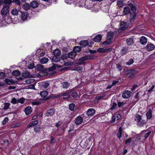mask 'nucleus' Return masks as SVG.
Wrapping results in <instances>:
<instances>
[{
    "instance_id": "nucleus-1",
    "label": "nucleus",
    "mask_w": 155,
    "mask_h": 155,
    "mask_svg": "<svg viewBox=\"0 0 155 155\" xmlns=\"http://www.w3.org/2000/svg\"><path fill=\"white\" fill-rule=\"evenodd\" d=\"M36 68L37 70L40 71V72L44 73V75L45 74L47 75V68H44L43 65L41 64H37Z\"/></svg>"
},
{
    "instance_id": "nucleus-2",
    "label": "nucleus",
    "mask_w": 155,
    "mask_h": 155,
    "mask_svg": "<svg viewBox=\"0 0 155 155\" xmlns=\"http://www.w3.org/2000/svg\"><path fill=\"white\" fill-rule=\"evenodd\" d=\"M9 6L8 5H6L4 6L2 9L1 11V14L3 18L5 17L8 13L9 12Z\"/></svg>"
},
{
    "instance_id": "nucleus-3",
    "label": "nucleus",
    "mask_w": 155,
    "mask_h": 155,
    "mask_svg": "<svg viewBox=\"0 0 155 155\" xmlns=\"http://www.w3.org/2000/svg\"><path fill=\"white\" fill-rule=\"evenodd\" d=\"M55 110L54 108L49 109H48L45 114V116L46 117H51L55 113Z\"/></svg>"
},
{
    "instance_id": "nucleus-4",
    "label": "nucleus",
    "mask_w": 155,
    "mask_h": 155,
    "mask_svg": "<svg viewBox=\"0 0 155 155\" xmlns=\"http://www.w3.org/2000/svg\"><path fill=\"white\" fill-rule=\"evenodd\" d=\"M120 30L122 31L126 29L128 27V25L126 22L121 21L120 23Z\"/></svg>"
},
{
    "instance_id": "nucleus-5",
    "label": "nucleus",
    "mask_w": 155,
    "mask_h": 155,
    "mask_svg": "<svg viewBox=\"0 0 155 155\" xmlns=\"http://www.w3.org/2000/svg\"><path fill=\"white\" fill-rule=\"evenodd\" d=\"M131 96V92L128 90L124 91L122 94V97L124 99L129 97Z\"/></svg>"
},
{
    "instance_id": "nucleus-6",
    "label": "nucleus",
    "mask_w": 155,
    "mask_h": 155,
    "mask_svg": "<svg viewBox=\"0 0 155 155\" xmlns=\"http://www.w3.org/2000/svg\"><path fill=\"white\" fill-rule=\"evenodd\" d=\"M145 49L148 51H151L154 50L155 48L154 45L151 43H148L145 47Z\"/></svg>"
},
{
    "instance_id": "nucleus-7",
    "label": "nucleus",
    "mask_w": 155,
    "mask_h": 155,
    "mask_svg": "<svg viewBox=\"0 0 155 155\" xmlns=\"http://www.w3.org/2000/svg\"><path fill=\"white\" fill-rule=\"evenodd\" d=\"M111 50V48L104 49V48H99L97 51L100 53H106L110 52Z\"/></svg>"
},
{
    "instance_id": "nucleus-8",
    "label": "nucleus",
    "mask_w": 155,
    "mask_h": 155,
    "mask_svg": "<svg viewBox=\"0 0 155 155\" xmlns=\"http://www.w3.org/2000/svg\"><path fill=\"white\" fill-rule=\"evenodd\" d=\"M95 110L94 109L90 108L86 111V114L88 117H91L93 116L95 114Z\"/></svg>"
},
{
    "instance_id": "nucleus-9",
    "label": "nucleus",
    "mask_w": 155,
    "mask_h": 155,
    "mask_svg": "<svg viewBox=\"0 0 155 155\" xmlns=\"http://www.w3.org/2000/svg\"><path fill=\"white\" fill-rule=\"evenodd\" d=\"M83 121V118L80 116L77 117L74 120L75 123L77 125H78L81 123Z\"/></svg>"
},
{
    "instance_id": "nucleus-10",
    "label": "nucleus",
    "mask_w": 155,
    "mask_h": 155,
    "mask_svg": "<svg viewBox=\"0 0 155 155\" xmlns=\"http://www.w3.org/2000/svg\"><path fill=\"white\" fill-rule=\"evenodd\" d=\"M91 58L89 56L86 55L79 59L78 60L80 62H83L84 61L90 60Z\"/></svg>"
},
{
    "instance_id": "nucleus-11",
    "label": "nucleus",
    "mask_w": 155,
    "mask_h": 155,
    "mask_svg": "<svg viewBox=\"0 0 155 155\" xmlns=\"http://www.w3.org/2000/svg\"><path fill=\"white\" fill-rule=\"evenodd\" d=\"M24 111L27 115H29L31 114L32 111L31 107L30 106H28L26 107L25 108Z\"/></svg>"
},
{
    "instance_id": "nucleus-12",
    "label": "nucleus",
    "mask_w": 155,
    "mask_h": 155,
    "mask_svg": "<svg viewBox=\"0 0 155 155\" xmlns=\"http://www.w3.org/2000/svg\"><path fill=\"white\" fill-rule=\"evenodd\" d=\"M128 5L130 7L131 11L132 12H136V10L135 5L132 3H130L128 4Z\"/></svg>"
},
{
    "instance_id": "nucleus-13",
    "label": "nucleus",
    "mask_w": 155,
    "mask_h": 155,
    "mask_svg": "<svg viewBox=\"0 0 155 155\" xmlns=\"http://www.w3.org/2000/svg\"><path fill=\"white\" fill-rule=\"evenodd\" d=\"M88 42L87 40H82L79 43V45L81 47H84L87 46L88 45Z\"/></svg>"
},
{
    "instance_id": "nucleus-14",
    "label": "nucleus",
    "mask_w": 155,
    "mask_h": 155,
    "mask_svg": "<svg viewBox=\"0 0 155 155\" xmlns=\"http://www.w3.org/2000/svg\"><path fill=\"white\" fill-rule=\"evenodd\" d=\"M101 38L102 35L100 34H99L94 38L93 40L95 42H99L101 40Z\"/></svg>"
},
{
    "instance_id": "nucleus-15",
    "label": "nucleus",
    "mask_w": 155,
    "mask_h": 155,
    "mask_svg": "<svg viewBox=\"0 0 155 155\" xmlns=\"http://www.w3.org/2000/svg\"><path fill=\"white\" fill-rule=\"evenodd\" d=\"M76 55V53L73 51L70 52L67 56H69V58L73 59L75 58Z\"/></svg>"
},
{
    "instance_id": "nucleus-16",
    "label": "nucleus",
    "mask_w": 155,
    "mask_h": 155,
    "mask_svg": "<svg viewBox=\"0 0 155 155\" xmlns=\"http://www.w3.org/2000/svg\"><path fill=\"white\" fill-rule=\"evenodd\" d=\"M130 8L128 7H126L124 8V10L123 11V14L124 15H126L130 14Z\"/></svg>"
},
{
    "instance_id": "nucleus-17",
    "label": "nucleus",
    "mask_w": 155,
    "mask_h": 155,
    "mask_svg": "<svg viewBox=\"0 0 155 155\" xmlns=\"http://www.w3.org/2000/svg\"><path fill=\"white\" fill-rule=\"evenodd\" d=\"M31 6L29 4L26 3L23 5L22 6V8L26 11H28L30 8Z\"/></svg>"
},
{
    "instance_id": "nucleus-18",
    "label": "nucleus",
    "mask_w": 155,
    "mask_h": 155,
    "mask_svg": "<svg viewBox=\"0 0 155 155\" xmlns=\"http://www.w3.org/2000/svg\"><path fill=\"white\" fill-rule=\"evenodd\" d=\"M38 121L37 120H35L34 121H31L29 123L27 126V127L29 128L32 126H35L38 123Z\"/></svg>"
},
{
    "instance_id": "nucleus-19",
    "label": "nucleus",
    "mask_w": 155,
    "mask_h": 155,
    "mask_svg": "<svg viewBox=\"0 0 155 155\" xmlns=\"http://www.w3.org/2000/svg\"><path fill=\"white\" fill-rule=\"evenodd\" d=\"M130 21H133L136 16V12H130Z\"/></svg>"
},
{
    "instance_id": "nucleus-20",
    "label": "nucleus",
    "mask_w": 155,
    "mask_h": 155,
    "mask_svg": "<svg viewBox=\"0 0 155 155\" xmlns=\"http://www.w3.org/2000/svg\"><path fill=\"white\" fill-rule=\"evenodd\" d=\"M140 42L142 45H145L147 42V39L144 36L141 37L140 39Z\"/></svg>"
},
{
    "instance_id": "nucleus-21",
    "label": "nucleus",
    "mask_w": 155,
    "mask_h": 155,
    "mask_svg": "<svg viewBox=\"0 0 155 155\" xmlns=\"http://www.w3.org/2000/svg\"><path fill=\"white\" fill-rule=\"evenodd\" d=\"M70 86V84L68 82L64 81L62 83V88L64 89L68 88Z\"/></svg>"
},
{
    "instance_id": "nucleus-22",
    "label": "nucleus",
    "mask_w": 155,
    "mask_h": 155,
    "mask_svg": "<svg viewBox=\"0 0 155 155\" xmlns=\"http://www.w3.org/2000/svg\"><path fill=\"white\" fill-rule=\"evenodd\" d=\"M31 7L33 8H37L38 6V2L34 1L31 2L30 4Z\"/></svg>"
},
{
    "instance_id": "nucleus-23",
    "label": "nucleus",
    "mask_w": 155,
    "mask_h": 155,
    "mask_svg": "<svg viewBox=\"0 0 155 155\" xmlns=\"http://www.w3.org/2000/svg\"><path fill=\"white\" fill-rule=\"evenodd\" d=\"M27 12H23L22 13V15H21V19L24 21H26L28 18Z\"/></svg>"
},
{
    "instance_id": "nucleus-24",
    "label": "nucleus",
    "mask_w": 155,
    "mask_h": 155,
    "mask_svg": "<svg viewBox=\"0 0 155 155\" xmlns=\"http://www.w3.org/2000/svg\"><path fill=\"white\" fill-rule=\"evenodd\" d=\"M146 115L148 119H150L152 118V111L151 109H150L147 112V113Z\"/></svg>"
},
{
    "instance_id": "nucleus-25",
    "label": "nucleus",
    "mask_w": 155,
    "mask_h": 155,
    "mask_svg": "<svg viewBox=\"0 0 155 155\" xmlns=\"http://www.w3.org/2000/svg\"><path fill=\"white\" fill-rule=\"evenodd\" d=\"M123 131L122 127H120L119 128L118 130V132L117 134V137L120 139L121 138V137L122 133V132Z\"/></svg>"
},
{
    "instance_id": "nucleus-26",
    "label": "nucleus",
    "mask_w": 155,
    "mask_h": 155,
    "mask_svg": "<svg viewBox=\"0 0 155 155\" xmlns=\"http://www.w3.org/2000/svg\"><path fill=\"white\" fill-rule=\"evenodd\" d=\"M57 66V64H53L52 66L48 68H47V75L48 74V72L51 71H53L55 69Z\"/></svg>"
},
{
    "instance_id": "nucleus-27",
    "label": "nucleus",
    "mask_w": 155,
    "mask_h": 155,
    "mask_svg": "<svg viewBox=\"0 0 155 155\" xmlns=\"http://www.w3.org/2000/svg\"><path fill=\"white\" fill-rule=\"evenodd\" d=\"M128 51V48L127 47L123 48L120 51L122 55H124Z\"/></svg>"
},
{
    "instance_id": "nucleus-28",
    "label": "nucleus",
    "mask_w": 155,
    "mask_h": 155,
    "mask_svg": "<svg viewBox=\"0 0 155 155\" xmlns=\"http://www.w3.org/2000/svg\"><path fill=\"white\" fill-rule=\"evenodd\" d=\"M21 76L22 77L26 78L29 76L30 73L27 71H24L22 73Z\"/></svg>"
},
{
    "instance_id": "nucleus-29",
    "label": "nucleus",
    "mask_w": 155,
    "mask_h": 155,
    "mask_svg": "<svg viewBox=\"0 0 155 155\" xmlns=\"http://www.w3.org/2000/svg\"><path fill=\"white\" fill-rule=\"evenodd\" d=\"M134 117L135 120L138 122L141 120L142 117L141 115L138 114H136L135 115Z\"/></svg>"
},
{
    "instance_id": "nucleus-30",
    "label": "nucleus",
    "mask_w": 155,
    "mask_h": 155,
    "mask_svg": "<svg viewBox=\"0 0 155 155\" xmlns=\"http://www.w3.org/2000/svg\"><path fill=\"white\" fill-rule=\"evenodd\" d=\"M126 41L128 45H130L133 44V40L131 38H129L127 39H126Z\"/></svg>"
},
{
    "instance_id": "nucleus-31",
    "label": "nucleus",
    "mask_w": 155,
    "mask_h": 155,
    "mask_svg": "<svg viewBox=\"0 0 155 155\" xmlns=\"http://www.w3.org/2000/svg\"><path fill=\"white\" fill-rule=\"evenodd\" d=\"M81 46H77L74 47L73 49V51L77 54V52H80L81 50Z\"/></svg>"
},
{
    "instance_id": "nucleus-32",
    "label": "nucleus",
    "mask_w": 155,
    "mask_h": 155,
    "mask_svg": "<svg viewBox=\"0 0 155 155\" xmlns=\"http://www.w3.org/2000/svg\"><path fill=\"white\" fill-rule=\"evenodd\" d=\"M66 65L65 62L63 60L62 62H60L58 64H57V67L58 68H62L64 65Z\"/></svg>"
},
{
    "instance_id": "nucleus-33",
    "label": "nucleus",
    "mask_w": 155,
    "mask_h": 155,
    "mask_svg": "<svg viewBox=\"0 0 155 155\" xmlns=\"http://www.w3.org/2000/svg\"><path fill=\"white\" fill-rule=\"evenodd\" d=\"M48 94V92L47 91H41L40 95L42 97H45Z\"/></svg>"
},
{
    "instance_id": "nucleus-34",
    "label": "nucleus",
    "mask_w": 155,
    "mask_h": 155,
    "mask_svg": "<svg viewBox=\"0 0 155 155\" xmlns=\"http://www.w3.org/2000/svg\"><path fill=\"white\" fill-rule=\"evenodd\" d=\"M49 61V59L48 58L44 57L40 60V62L42 64H45L46 63Z\"/></svg>"
},
{
    "instance_id": "nucleus-35",
    "label": "nucleus",
    "mask_w": 155,
    "mask_h": 155,
    "mask_svg": "<svg viewBox=\"0 0 155 155\" xmlns=\"http://www.w3.org/2000/svg\"><path fill=\"white\" fill-rule=\"evenodd\" d=\"M61 51L58 49L54 50L53 52V54L55 56H59L61 54Z\"/></svg>"
},
{
    "instance_id": "nucleus-36",
    "label": "nucleus",
    "mask_w": 155,
    "mask_h": 155,
    "mask_svg": "<svg viewBox=\"0 0 155 155\" xmlns=\"http://www.w3.org/2000/svg\"><path fill=\"white\" fill-rule=\"evenodd\" d=\"M18 10L15 8L12 9L11 13L13 15H18Z\"/></svg>"
},
{
    "instance_id": "nucleus-37",
    "label": "nucleus",
    "mask_w": 155,
    "mask_h": 155,
    "mask_svg": "<svg viewBox=\"0 0 155 155\" xmlns=\"http://www.w3.org/2000/svg\"><path fill=\"white\" fill-rule=\"evenodd\" d=\"M12 74L14 76H18L21 74L20 72L18 70L14 71L12 72Z\"/></svg>"
},
{
    "instance_id": "nucleus-38",
    "label": "nucleus",
    "mask_w": 155,
    "mask_h": 155,
    "mask_svg": "<svg viewBox=\"0 0 155 155\" xmlns=\"http://www.w3.org/2000/svg\"><path fill=\"white\" fill-rule=\"evenodd\" d=\"M60 60V58L58 56H54L52 58V61L55 62H59Z\"/></svg>"
},
{
    "instance_id": "nucleus-39",
    "label": "nucleus",
    "mask_w": 155,
    "mask_h": 155,
    "mask_svg": "<svg viewBox=\"0 0 155 155\" xmlns=\"http://www.w3.org/2000/svg\"><path fill=\"white\" fill-rule=\"evenodd\" d=\"M146 122L145 120H141V121H140L138 122L137 124L138 125H139V126L140 127H142L144 125L146 124Z\"/></svg>"
},
{
    "instance_id": "nucleus-40",
    "label": "nucleus",
    "mask_w": 155,
    "mask_h": 155,
    "mask_svg": "<svg viewBox=\"0 0 155 155\" xmlns=\"http://www.w3.org/2000/svg\"><path fill=\"white\" fill-rule=\"evenodd\" d=\"M75 104L74 103H71L69 105V108L71 111H73L74 110Z\"/></svg>"
},
{
    "instance_id": "nucleus-41",
    "label": "nucleus",
    "mask_w": 155,
    "mask_h": 155,
    "mask_svg": "<svg viewBox=\"0 0 155 155\" xmlns=\"http://www.w3.org/2000/svg\"><path fill=\"white\" fill-rule=\"evenodd\" d=\"M112 39L111 38H109L108 39H107L106 41H104L103 43V44L104 45H108L112 41Z\"/></svg>"
},
{
    "instance_id": "nucleus-42",
    "label": "nucleus",
    "mask_w": 155,
    "mask_h": 155,
    "mask_svg": "<svg viewBox=\"0 0 155 155\" xmlns=\"http://www.w3.org/2000/svg\"><path fill=\"white\" fill-rule=\"evenodd\" d=\"M5 82L8 84H10V83L14 84V81L12 79H9L8 78H6L5 80Z\"/></svg>"
},
{
    "instance_id": "nucleus-43",
    "label": "nucleus",
    "mask_w": 155,
    "mask_h": 155,
    "mask_svg": "<svg viewBox=\"0 0 155 155\" xmlns=\"http://www.w3.org/2000/svg\"><path fill=\"white\" fill-rule=\"evenodd\" d=\"M10 105V104L9 103H5L4 104V106L3 107V108L4 110H7L9 108Z\"/></svg>"
},
{
    "instance_id": "nucleus-44",
    "label": "nucleus",
    "mask_w": 155,
    "mask_h": 155,
    "mask_svg": "<svg viewBox=\"0 0 155 155\" xmlns=\"http://www.w3.org/2000/svg\"><path fill=\"white\" fill-rule=\"evenodd\" d=\"M25 100L23 97H21L17 100L18 102L23 104L24 103Z\"/></svg>"
},
{
    "instance_id": "nucleus-45",
    "label": "nucleus",
    "mask_w": 155,
    "mask_h": 155,
    "mask_svg": "<svg viewBox=\"0 0 155 155\" xmlns=\"http://www.w3.org/2000/svg\"><path fill=\"white\" fill-rule=\"evenodd\" d=\"M40 126L38 125H37L34 127V131L37 133L40 131Z\"/></svg>"
},
{
    "instance_id": "nucleus-46",
    "label": "nucleus",
    "mask_w": 155,
    "mask_h": 155,
    "mask_svg": "<svg viewBox=\"0 0 155 155\" xmlns=\"http://www.w3.org/2000/svg\"><path fill=\"white\" fill-rule=\"evenodd\" d=\"M49 85V83L48 82H46L44 83L42 85V87L45 88L46 89Z\"/></svg>"
},
{
    "instance_id": "nucleus-47",
    "label": "nucleus",
    "mask_w": 155,
    "mask_h": 155,
    "mask_svg": "<svg viewBox=\"0 0 155 155\" xmlns=\"http://www.w3.org/2000/svg\"><path fill=\"white\" fill-rule=\"evenodd\" d=\"M134 62V60L132 58L130 59L129 61L126 63L127 65H130L132 64Z\"/></svg>"
},
{
    "instance_id": "nucleus-48",
    "label": "nucleus",
    "mask_w": 155,
    "mask_h": 155,
    "mask_svg": "<svg viewBox=\"0 0 155 155\" xmlns=\"http://www.w3.org/2000/svg\"><path fill=\"white\" fill-rule=\"evenodd\" d=\"M12 2L15 3L19 6H20L21 4V1L19 0H13L12 1Z\"/></svg>"
},
{
    "instance_id": "nucleus-49",
    "label": "nucleus",
    "mask_w": 155,
    "mask_h": 155,
    "mask_svg": "<svg viewBox=\"0 0 155 155\" xmlns=\"http://www.w3.org/2000/svg\"><path fill=\"white\" fill-rule=\"evenodd\" d=\"M62 95L63 96L64 99H68L70 97V95L68 93H64Z\"/></svg>"
},
{
    "instance_id": "nucleus-50",
    "label": "nucleus",
    "mask_w": 155,
    "mask_h": 155,
    "mask_svg": "<svg viewBox=\"0 0 155 155\" xmlns=\"http://www.w3.org/2000/svg\"><path fill=\"white\" fill-rule=\"evenodd\" d=\"M83 68L82 67L79 66L75 68L74 70L78 71V72H81L82 71Z\"/></svg>"
},
{
    "instance_id": "nucleus-51",
    "label": "nucleus",
    "mask_w": 155,
    "mask_h": 155,
    "mask_svg": "<svg viewBox=\"0 0 155 155\" xmlns=\"http://www.w3.org/2000/svg\"><path fill=\"white\" fill-rule=\"evenodd\" d=\"M18 102L17 100L15 97L13 98L12 99L11 103L13 104H16Z\"/></svg>"
},
{
    "instance_id": "nucleus-52",
    "label": "nucleus",
    "mask_w": 155,
    "mask_h": 155,
    "mask_svg": "<svg viewBox=\"0 0 155 155\" xmlns=\"http://www.w3.org/2000/svg\"><path fill=\"white\" fill-rule=\"evenodd\" d=\"M8 117H6L5 118L4 120L2 121V124L3 125H5L7 122L8 121Z\"/></svg>"
},
{
    "instance_id": "nucleus-53",
    "label": "nucleus",
    "mask_w": 155,
    "mask_h": 155,
    "mask_svg": "<svg viewBox=\"0 0 155 155\" xmlns=\"http://www.w3.org/2000/svg\"><path fill=\"white\" fill-rule=\"evenodd\" d=\"M12 2V0H4V4H11Z\"/></svg>"
},
{
    "instance_id": "nucleus-54",
    "label": "nucleus",
    "mask_w": 155,
    "mask_h": 155,
    "mask_svg": "<svg viewBox=\"0 0 155 155\" xmlns=\"http://www.w3.org/2000/svg\"><path fill=\"white\" fill-rule=\"evenodd\" d=\"M117 68L119 71H121L122 70V67L120 64H117Z\"/></svg>"
},
{
    "instance_id": "nucleus-55",
    "label": "nucleus",
    "mask_w": 155,
    "mask_h": 155,
    "mask_svg": "<svg viewBox=\"0 0 155 155\" xmlns=\"http://www.w3.org/2000/svg\"><path fill=\"white\" fill-rule=\"evenodd\" d=\"M41 103L40 101H36L32 102V105H39L41 104Z\"/></svg>"
},
{
    "instance_id": "nucleus-56",
    "label": "nucleus",
    "mask_w": 155,
    "mask_h": 155,
    "mask_svg": "<svg viewBox=\"0 0 155 155\" xmlns=\"http://www.w3.org/2000/svg\"><path fill=\"white\" fill-rule=\"evenodd\" d=\"M117 5L119 7H122L123 6V3L122 2L119 1L117 2Z\"/></svg>"
},
{
    "instance_id": "nucleus-57",
    "label": "nucleus",
    "mask_w": 155,
    "mask_h": 155,
    "mask_svg": "<svg viewBox=\"0 0 155 155\" xmlns=\"http://www.w3.org/2000/svg\"><path fill=\"white\" fill-rule=\"evenodd\" d=\"M131 142V138H129L125 141V144H129Z\"/></svg>"
},
{
    "instance_id": "nucleus-58",
    "label": "nucleus",
    "mask_w": 155,
    "mask_h": 155,
    "mask_svg": "<svg viewBox=\"0 0 155 155\" xmlns=\"http://www.w3.org/2000/svg\"><path fill=\"white\" fill-rule=\"evenodd\" d=\"M151 131H149L148 133L145 134L144 136V137L145 139L147 138L149 136V135L151 134Z\"/></svg>"
},
{
    "instance_id": "nucleus-59",
    "label": "nucleus",
    "mask_w": 155,
    "mask_h": 155,
    "mask_svg": "<svg viewBox=\"0 0 155 155\" xmlns=\"http://www.w3.org/2000/svg\"><path fill=\"white\" fill-rule=\"evenodd\" d=\"M117 106V104L114 102L113 103L112 106L110 108V109L111 110H113Z\"/></svg>"
},
{
    "instance_id": "nucleus-60",
    "label": "nucleus",
    "mask_w": 155,
    "mask_h": 155,
    "mask_svg": "<svg viewBox=\"0 0 155 155\" xmlns=\"http://www.w3.org/2000/svg\"><path fill=\"white\" fill-rule=\"evenodd\" d=\"M125 103L124 102H118V106L119 107H120L121 106H123L125 104Z\"/></svg>"
},
{
    "instance_id": "nucleus-61",
    "label": "nucleus",
    "mask_w": 155,
    "mask_h": 155,
    "mask_svg": "<svg viewBox=\"0 0 155 155\" xmlns=\"http://www.w3.org/2000/svg\"><path fill=\"white\" fill-rule=\"evenodd\" d=\"M72 96L74 98H76L78 96L76 92H72L71 94Z\"/></svg>"
},
{
    "instance_id": "nucleus-62",
    "label": "nucleus",
    "mask_w": 155,
    "mask_h": 155,
    "mask_svg": "<svg viewBox=\"0 0 155 155\" xmlns=\"http://www.w3.org/2000/svg\"><path fill=\"white\" fill-rule=\"evenodd\" d=\"M5 75V74L3 72H1L0 73V78L2 79L4 78V76Z\"/></svg>"
},
{
    "instance_id": "nucleus-63",
    "label": "nucleus",
    "mask_w": 155,
    "mask_h": 155,
    "mask_svg": "<svg viewBox=\"0 0 155 155\" xmlns=\"http://www.w3.org/2000/svg\"><path fill=\"white\" fill-rule=\"evenodd\" d=\"M154 87H155L154 85H152V87L148 90V91H147L148 92H151L153 90V89L154 88Z\"/></svg>"
},
{
    "instance_id": "nucleus-64",
    "label": "nucleus",
    "mask_w": 155,
    "mask_h": 155,
    "mask_svg": "<svg viewBox=\"0 0 155 155\" xmlns=\"http://www.w3.org/2000/svg\"><path fill=\"white\" fill-rule=\"evenodd\" d=\"M28 68L29 69H32L34 68L33 64H30L28 66Z\"/></svg>"
}]
</instances>
